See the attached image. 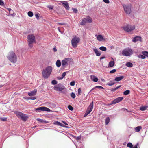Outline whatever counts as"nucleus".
Wrapping results in <instances>:
<instances>
[{
    "mask_svg": "<svg viewBox=\"0 0 148 148\" xmlns=\"http://www.w3.org/2000/svg\"><path fill=\"white\" fill-rule=\"evenodd\" d=\"M52 67L49 66L45 69H43L42 72V75L43 78L47 79L50 75L52 71Z\"/></svg>",
    "mask_w": 148,
    "mask_h": 148,
    "instance_id": "nucleus-1",
    "label": "nucleus"
},
{
    "mask_svg": "<svg viewBox=\"0 0 148 148\" xmlns=\"http://www.w3.org/2000/svg\"><path fill=\"white\" fill-rule=\"evenodd\" d=\"M7 58L12 63H15L17 61L16 56L13 51H11L8 53Z\"/></svg>",
    "mask_w": 148,
    "mask_h": 148,
    "instance_id": "nucleus-2",
    "label": "nucleus"
},
{
    "mask_svg": "<svg viewBox=\"0 0 148 148\" xmlns=\"http://www.w3.org/2000/svg\"><path fill=\"white\" fill-rule=\"evenodd\" d=\"M14 113L18 118L21 119L24 121H25L28 118L27 115L19 111H15Z\"/></svg>",
    "mask_w": 148,
    "mask_h": 148,
    "instance_id": "nucleus-3",
    "label": "nucleus"
},
{
    "mask_svg": "<svg viewBox=\"0 0 148 148\" xmlns=\"http://www.w3.org/2000/svg\"><path fill=\"white\" fill-rule=\"evenodd\" d=\"M28 40V45L31 48L33 47L32 44L33 43H36L35 37L33 34L28 35L27 37Z\"/></svg>",
    "mask_w": 148,
    "mask_h": 148,
    "instance_id": "nucleus-4",
    "label": "nucleus"
},
{
    "mask_svg": "<svg viewBox=\"0 0 148 148\" xmlns=\"http://www.w3.org/2000/svg\"><path fill=\"white\" fill-rule=\"evenodd\" d=\"M133 51L132 50L129 48H127L122 51V54L123 56H128L133 53Z\"/></svg>",
    "mask_w": 148,
    "mask_h": 148,
    "instance_id": "nucleus-5",
    "label": "nucleus"
},
{
    "mask_svg": "<svg viewBox=\"0 0 148 148\" xmlns=\"http://www.w3.org/2000/svg\"><path fill=\"white\" fill-rule=\"evenodd\" d=\"M80 39L79 37H75L73 38L71 40L72 46L74 47H76Z\"/></svg>",
    "mask_w": 148,
    "mask_h": 148,
    "instance_id": "nucleus-6",
    "label": "nucleus"
},
{
    "mask_svg": "<svg viewBox=\"0 0 148 148\" xmlns=\"http://www.w3.org/2000/svg\"><path fill=\"white\" fill-rule=\"evenodd\" d=\"M135 28L134 25H127L123 27V29L125 31L127 32H131Z\"/></svg>",
    "mask_w": 148,
    "mask_h": 148,
    "instance_id": "nucleus-7",
    "label": "nucleus"
},
{
    "mask_svg": "<svg viewBox=\"0 0 148 148\" xmlns=\"http://www.w3.org/2000/svg\"><path fill=\"white\" fill-rule=\"evenodd\" d=\"M123 7L124 8V11L125 13L127 14H130L131 12V5H123Z\"/></svg>",
    "mask_w": 148,
    "mask_h": 148,
    "instance_id": "nucleus-8",
    "label": "nucleus"
},
{
    "mask_svg": "<svg viewBox=\"0 0 148 148\" xmlns=\"http://www.w3.org/2000/svg\"><path fill=\"white\" fill-rule=\"evenodd\" d=\"M93 107V102L92 101L88 106L87 111L84 114V116L88 115L92 111Z\"/></svg>",
    "mask_w": 148,
    "mask_h": 148,
    "instance_id": "nucleus-9",
    "label": "nucleus"
},
{
    "mask_svg": "<svg viewBox=\"0 0 148 148\" xmlns=\"http://www.w3.org/2000/svg\"><path fill=\"white\" fill-rule=\"evenodd\" d=\"M35 110L38 112H40L42 111H45L48 112L51 111V110L49 109L46 107L44 106L41 107L36 108Z\"/></svg>",
    "mask_w": 148,
    "mask_h": 148,
    "instance_id": "nucleus-10",
    "label": "nucleus"
},
{
    "mask_svg": "<svg viewBox=\"0 0 148 148\" xmlns=\"http://www.w3.org/2000/svg\"><path fill=\"white\" fill-rule=\"evenodd\" d=\"M73 60L70 58H65L62 61V66H64L68 65V63L69 61H72Z\"/></svg>",
    "mask_w": 148,
    "mask_h": 148,
    "instance_id": "nucleus-11",
    "label": "nucleus"
},
{
    "mask_svg": "<svg viewBox=\"0 0 148 148\" xmlns=\"http://www.w3.org/2000/svg\"><path fill=\"white\" fill-rule=\"evenodd\" d=\"M64 88V86L61 85L60 84H58L54 87V89L57 91H62Z\"/></svg>",
    "mask_w": 148,
    "mask_h": 148,
    "instance_id": "nucleus-12",
    "label": "nucleus"
},
{
    "mask_svg": "<svg viewBox=\"0 0 148 148\" xmlns=\"http://www.w3.org/2000/svg\"><path fill=\"white\" fill-rule=\"evenodd\" d=\"M123 97H118L112 101V103L108 105H110L112 104H115L118 103L121 101L123 100Z\"/></svg>",
    "mask_w": 148,
    "mask_h": 148,
    "instance_id": "nucleus-13",
    "label": "nucleus"
},
{
    "mask_svg": "<svg viewBox=\"0 0 148 148\" xmlns=\"http://www.w3.org/2000/svg\"><path fill=\"white\" fill-rule=\"evenodd\" d=\"M61 3L62 4L63 6L64 7L65 9L69 10L70 8L68 5V3L66 1H61Z\"/></svg>",
    "mask_w": 148,
    "mask_h": 148,
    "instance_id": "nucleus-14",
    "label": "nucleus"
},
{
    "mask_svg": "<svg viewBox=\"0 0 148 148\" xmlns=\"http://www.w3.org/2000/svg\"><path fill=\"white\" fill-rule=\"evenodd\" d=\"M53 123L54 125H56L58 126H59L61 127H64L66 128H69V127L67 126H65L62 123H61L60 122L56 121H54Z\"/></svg>",
    "mask_w": 148,
    "mask_h": 148,
    "instance_id": "nucleus-15",
    "label": "nucleus"
},
{
    "mask_svg": "<svg viewBox=\"0 0 148 148\" xmlns=\"http://www.w3.org/2000/svg\"><path fill=\"white\" fill-rule=\"evenodd\" d=\"M37 92V90L36 89H34L33 91H31L28 92V95L30 97H32L34 96L36 94Z\"/></svg>",
    "mask_w": 148,
    "mask_h": 148,
    "instance_id": "nucleus-16",
    "label": "nucleus"
},
{
    "mask_svg": "<svg viewBox=\"0 0 148 148\" xmlns=\"http://www.w3.org/2000/svg\"><path fill=\"white\" fill-rule=\"evenodd\" d=\"M141 41V38L139 36H137L133 38V41L134 42H136L138 41Z\"/></svg>",
    "mask_w": 148,
    "mask_h": 148,
    "instance_id": "nucleus-17",
    "label": "nucleus"
},
{
    "mask_svg": "<svg viewBox=\"0 0 148 148\" xmlns=\"http://www.w3.org/2000/svg\"><path fill=\"white\" fill-rule=\"evenodd\" d=\"M95 36H97V39L99 41H102L104 40L103 36L101 35H95Z\"/></svg>",
    "mask_w": 148,
    "mask_h": 148,
    "instance_id": "nucleus-18",
    "label": "nucleus"
},
{
    "mask_svg": "<svg viewBox=\"0 0 148 148\" xmlns=\"http://www.w3.org/2000/svg\"><path fill=\"white\" fill-rule=\"evenodd\" d=\"M93 50L97 56H99L101 55V53L99 52L98 49L96 48H94L93 49Z\"/></svg>",
    "mask_w": 148,
    "mask_h": 148,
    "instance_id": "nucleus-19",
    "label": "nucleus"
},
{
    "mask_svg": "<svg viewBox=\"0 0 148 148\" xmlns=\"http://www.w3.org/2000/svg\"><path fill=\"white\" fill-rule=\"evenodd\" d=\"M124 77L123 76H121L120 77H116L114 79V81L118 82L123 79Z\"/></svg>",
    "mask_w": 148,
    "mask_h": 148,
    "instance_id": "nucleus-20",
    "label": "nucleus"
},
{
    "mask_svg": "<svg viewBox=\"0 0 148 148\" xmlns=\"http://www.w3.org/2000/svg\"><path fill=\"white\" fill-rule=\"evenodd\" d=\"M90 78L91 79L95 82H97L98 81V79L94 75H91Z\"/></svg>",
    "mask_w": 148,
    "mask_h": 148,
    "instance_id": "nucleus-21",
    "label": "nucleus"
},
{
    "mask_svg": "<svg viewBox=\"0 0 148 148\" xmlns=\"http://www.w3.org/2000/svg\"><path fill=\"white\" fill-rule=\"evenodd\" d=\"M85 18L86 21H87V22L91 23L92 22V18L89 16H87L86 18Z\"/></svg>",
    "mask_w": 148,
    "mask_h": 148,
    "instance_id": "nucleus-22",
    "label": "nucleus"
},
{
    "mask_svg": "<svg viewBox=\"0 0 148 148\" xmlns=\"http://www.w3.org/2000/svg\"><path fill=\"white\" fill-rule=\"evenodd\" d=\"M87 23V21L85 20V18H83L80 23V24L82 25H84Z\"/></svg>",
    "mask_w": 148,
    "mask_h": 148,
    "instance_id": "nucleus-23",
    "label": "nucleus"
},
{
    "mask_svg": "<svg viewBox=\"0 0 148 148\" xmlns=\"http://www.w3.org/2000/svg\"><path fill=\"white\" fill-rule=\"evenodd\" d=\"M115 63L113 61H111L109 63V66L110 67H113Z\"/></svg>",
    "mask_w": 148,
    "mask_h": 148,
    "instance_id": "nucleus-24",
    "label": "nucleus"
},
{
    "mask_svg": "<svg viewBox=\"0 0 148 148\" xmlns=\"http://www.w3.org/2000/svg\"><path fill=\"white\" fill-rule=\"evenodd\" d=\"M142 127L141 126H138L135 128V130L136 132H139L142 129Z\"/></svg>",
    "mask_w": 148,
    "mask_h": 148,
    "instance_id": "nucleus-25",
    "label": "nucleus"
},
{
    "mask_svg": "<svg viewBox=\"0 0 148 148\" xmlns=\"http://www.w3.org/2000/svg\"><path fill=\"white\" fill-rule=\"evenodd\" d=\"M56 64L57 67H60L61 65V63L60 60H57L56 63Z\"/></svg>",
    "mask_w": 148,
    "mask_h": 148,
    "instance_id": "nucleus-26",
    "label": "nucleus"
},
{
    "mask_svg": "<svg viewBox=\"0 0 148 148\" xmlns=\"http://www.w3.org/2000/svg\"><path fill=\"white\" fill-rule=\"evenodd\" d=\"M142 53L144 56L148 57V51H143L142 52Z\"/></svg>",
    "mask_w": 148,
    "mask_h": 148,
    "instance_id": "nucleus-27",
    "label": "nucleus"
},
{
    "mask_svg": "<svg viewBox=\"0 0 148 148\" xmlns=\"http://www.w3.org/2000/svg\"><path fill=\"white\" fill-rule=\"evenodd\" d=\"M147 106H144L141 107L140 109L141 111H144L147 108Z\"/></svg>",
    "mask_w": 148,
    "mask_h": 148,
    "instance_id": "nucleus-28",
    "label": "nucleus"
},
{
    "mask_svg": "<svg viewBox=\"0 0 148 148\" xmlns=\"http://www.w3.org/2000/svg\"><path fill=\"white\" fill-rule=\"evenodd\" d=\"M126 66L128 67H132L133 66V64L130 62H128L126 64Z\"/></svg>",
    "mask_w": 148,
    "mask_h": 148,
    "instance_id": "nucleus-29",
    "label": "nucleus"
},
{
    "mask_svg": "<svg viewBox=\"0 0 148 148\" xmlns=\"http://www.w3.org/2000/svg\"><path fill=\"white\" fill-rule=\"evenodd\" d=\"M110 119L109 117L106 118L105 119V124L106 125L108 124L109 122Z\"/></svg>",
    "mask_w": 148,
    "mask_h": 148,
    "instance_id": "nucleus-30",
    "label": "nucleus"
},
{
    "mask_svg": "<svg viewBox=\"0 0 148 148\" xmlns=\"http://www.w3.org/2000/svg\"><path fill=\"white\" fill-rule=\"evenodd\" d=\"M99 49L100 50L103 51H106L107 49L104 46H101L99 48Z\"/></svg>",
    "mask_w": 148,
    "mask_h": 148,
    "instance_id": "nucleus-31",
    "label": "nucleus"
},
{
    "mask_svg": "<svg viewBox=\"0 0 148 148\" xmlns=\"http://www.w3.org/2000/svg\"><path fill=\"white\" fill-rule=\"evenodd\" d=\"M28 16L29 17H32L33 16V14L32 12L31 11H29L27 13Z\"/></svg>",
    "mask_w": 148,
    "mask_h": 148,
    "instance_id": "nucleus-32",
    "label": "nucleus"
},
{
    "mask_svg": "<svg viewBox=\"0 0 148 148\" xmlns=\"http://www.w3.org/2000/svg\"><path fill=\"white\" fill-rule=\"evenodd\" d=\"M127 147H130V148H133V145L131 143H127Z\"/></svg>",
    "mask_w": 148,
    "mask_h": 148,
    "instance_id": "nucleus-33",
    "label": "nucleus"
},
{
    "mask_svg": "<svg viewBox=\"0 0 148 148\" xmlns=\"http://www.w3.org/2000/svg\"><path fill=\"white\" fill-rule=\"evenodd\" d=\"M130 90H127L123 92V94L124 95H128L130 93Z\"/></svg>",
    "mask_w": 148,
    "mask_h": 148,
    "instance_id": "nucleus-34",
    "label": "nucleus"
},
{
    "mask_svg": "<svg viewBox=\"0 0 148 148\" xmlns=\"http://www.w3.org/2000/svg\"><path fill=\"white\" fill-rule=\"evenodd\" d=\"M7 119L6 118H0V120L3 121H7Z\"/></svg>",
    "mask_w": 148,
    "mask_h": 148,
    "instance_id": "nucleus-35",
    "label": "nucleus"
},
{
    "mask_svg": "<svg viewBox=\"0 0 148 148\" xmlns=\"http://www.w3.org/2000/svg\"><path fill=\"white\" fill-rule=\"evenodd\" d=\"M57 83V82L55 80H53L51 82V83L52 84L55 85Z\"/></svg>",
    "mask_w": 148,
    "mask_h": 148,
    "instance_id": "nucleus-36",
    "label": "nucleus"
},
{
    "mask_svg": "<svg viewBox=\"0 0 148 148\" xmlns=\"http://www.w3.org/2000/svg\"><path fill=\"white\" fill-rule=\"evenodd\" d=\"M68 108L71 111H72L73 110V108L71 105H68Z\"/></svg>",
    "mask_w": 148,
    "mask_h": 148,
    "instance_id": "nucleus-37",
    "label": "nucleus"
},
{
    "mask_svg": "<svg viewBox=\"0 0 148 148\" xmlns=\"http://www.w3.org/2000/svg\"><path fill=\"white\" fill-rule=\"evenodd\" d=\"M71 96L73 98H75V95L73 92H72L71 94Z\"/></svg>",
    "mask_w": 148,
    "mask_h": 148,
    "instance_id": "nucleus-38",
    "label": "nucleus"
},
{
    "mask_svg": "<svg viewBox=\"0 0 148 148\" xmlns=\"http://www.w3.org/2000/svg\"><path fill=\"white\" fill-rule=\"evenodd\" d=\"M36 18L38 20H39V14L38 13H36L35 15Z\"/></svg>",
    "mask_w": 148,
    "mask_h": 148,
    "instance_id": "nucleus-39",
    "label": "nucleus"
},
{
    "mask_svg": "<svg viewBox=\"0 0 148 148\" xmlns=\"http://www.w3.org/2000/svg\"><path fill=\"white\" fill-rule=\"evenodd\" d=\"M36 98L35 97H28L27 99L28 100H34L36 99Z\"/></svg>",
    "mask_w": 148,
    "mask_h": 148,
    "instance_id": "nucleus-40",
    "label": "nucleus"
},
{
    "mask_svg": "<svg viewBox=\"0 0 148 148\" xmlns=\"http://www.w3.org/2000/svg\"><path fill=\"white\" fill-rule=\"evenodd\" d=\"M78 95H81L82 92L80 88H79L78 90Z\"/></svg>",
    "mask_w": 148,
    "mask_h": 148,
    "instance_id": "nucleus-41",
    "label": "nucleus"
},
{
    "mask_svg": "<svg viewBox=\"0 0 148 148\" xmlns=\"http://www.w3.org/2000/svg\"><path fill=\"white\" fill-rule=\"evenodd\" d=\"M115 84V83L112 82V81L110 82V83H107V85L109 86H112Z\"/></svg>",
    "mask_w": 148,
    "mask_h": 148,
    "instance_id": "nucleus-42",
    "label": "nucleus"
},
{
    "mask_svg": "<svg viewBox=\"0 0 148 148\" xmlns=\"http://www.w3.org/2000/svg\"><path fill=\"white\" fill-rule=\"evenodd\" d=\"M0 5L1 6H3L4 5V2L2 0H0Z\"/></svg>",
    "mask_w": 148,
    "mask_h": 148,
    "instance_id": "nucleus-43",
    "label": "nucleus"
},
{
    "mask_svg": "<svg viewBox=\"0 0 148 148\" xmlns=\"http://www.w3.org/2000/svg\"><path fill=\"white\" fill-rule=\"evenodd\" d=\"M116 71V70L115 69H114L110 71V73L112 74L115 72Z\"/></svg>",
    "mask_w": 148,
    "mask_h": 148,
    "instance_id": "nucleus-44",
    "label": "nucleus"
},
{
    "mask_svg": "<svg viewBox=\"0 0 148 148\" xmlns=\"http://www.w3.org/2000/svg\"><path fill=\"white\" fill-rule=\"evenodd\" d=\"M75 81L71 82L70 83V85L71 86H74L75 85Z\"/></svg>",
    "mask_w": 148,
    "mask_h": 148,
    "instance_id": "nucleus-45",
    "label": "nucleus"
},
{
    "mask_svg": "<svg viewBox=\"0 0 148 148\" xmlns=\"http://www.w3.org/2000/svg\"><path fill=\"white\" fill-rule=\"evenodd\" d=\"M36 120L38 121H39L41 122H43V121H44L43 120L39 118H37Z\"/></svg>",
    "mask_w": 148,
    "mask_h": 148,
    "instance_id": "nucleus-46",
    "label": "nucleus"
},
{
    "mask_svg": "<svg viewBox=\"0 0 148 148\" xmlns=\"http://www.w3.org/2000/svg\"><path fill=\"white\" fill-rule=\"evenodd\" d=\"M140 57H139V58H141L142 59H144L145 58V56H144L143 55H140Z\"/></svg>",
    "mask_w": 148,
    "mask_h": 148,
    "instance_id": "nucleus-47",
    "label": "nucleus"
},
{
    "mask_svg": "<svg viewBox=\"0 0 148 148\" xmlns=\"http://www.w3.org/2000/svg\"><path fill=\"white\" fill-rule=\"evenodd\" d=\"M66 75V72H64L63 73H62V78H61V79H62V78H63Z\"/></svg>",
    "mask_w": 148,
    "mask_h": 148,
    "instance_id": "nucleus-48",
    "label": "nucleus"
},
{
    "mask_svg": "<svg viewBox=\"0 0 148 148\" xmlns=\"http://www.w3.org/2000/svg\"><path fill=\"white\" fill-rule=\"evenodd\" d=\"M73 10L75 13H77V10L76 8H73Z\"/></svg>",
    "mask_w": 148,
    "mask_h": 148,
    "instance_id": "nucleus-49",
    "label": "nucleus"
},
{
    "mask_svg": "<svg viewBox=\"0 0 148 148\" xmlns=\"http://www.w3.org/2000/svg\"><path fill=\"white\" fill-rule=\"evenodd\" d=\"M48 8L52 10L53 9V6L51 5H48L47 6Z\"/></svg>",
    "mask_w": 148,
    "mask_h": 148,
    "instance_id": "nucleus-50",
    "label": "nucleus"
},
{
    "mask_svg": "<svg viewBox=\"0 0 148 148\" xmlns=\"http://www.w3.org/2000/svg\"><path fill=\"white\" fill-rule=\"evenodd\" d=\"M103 1L106 3H110L109 0H103Z\"/></svg>",
    "mask_w": 148,
    "mask_h": 148,
    "instance_id": "nucleus-51",
    "label": "nucleus"
},
{
    "mask_svg": "<svg viewBox=\"0 0 148 148\" xmlns=\"http://www.w3.org/2000/svg\"><path fill=\"white\" fill-rule=\"evenodd\" d=\"M9 12L10 14L11 15H12L14 13V12L13 10H12L11 11V12Z\"/></svg>",
    "mask_w": 148,
    "mask_h": 148,
    "instance_id": "nucleus-52",
    "label": "nucleus"
},
{
    "mask_svg": "<svg viewBox=\"0 0 148 148\" xmlns=\"http://www.w3.org/2000/svg\"><path fill=\"white\" fill-rule=\"evenodd\" d=\"M96 87H97V88H100V89H104V88L103 87H102L101 86H96Z\"/></svg>",
    "mask_w": 148,
    "mask_h": 148,
    "instance_id": "nucleus-53",
    "label": "nucleus"
},
{
    "mask_svg": "<svg viewBox=\"0 0 148 148\" xmlns=\"http://www.w3.org/2000/svg\"><path fill=\"white\" fill-rule=\"evenodd\" d=\"M57 24H58V25H64V24H64V23H57Z\"/></svg>",
    "mask_w": 148,
    "mask_h": 148,
    "instance_id": "nucleus-54",
    "label": "nucleus"
},
{
    "mask_svg": "<svg viewBox=\"0 0 148 148\" xmlns=\"http://www.w3.org/2000/svg\"><path fill=\"white\" fill-rule=\"evenodd\" d=\"M138 143L137 144H136V145H135L134 146V147L133 148H138V147H137V146H138Z\"/></svg>",
    "mask_w": 148,
    "mask_h": 148,
    "instance_id": "nucleus-55",
    "label": "nucleus"
},
{
    "mask_svg": "<svg viewBox=\"0 0 148 148\" xmlns=\"http://www.w3.org/2000/svg\"><path fill=\"white\" fill-rule=\"evenodd\" d=\"M96 88H97V87H96V86L94 88H92L91 90L89 92H90L92 91V90H94Z\"/></svg>",
    "mask_w": 148,
    "mask_h": 148,
    "instance_id": "nucleus-56",
    "label": "nucleus"
},
{
    "mask_svg": "<svg viewBox=\"0 0 148 148\" xmlns=\"http://www.w3.org/2000/svg\"><path fill=\"white\" fill-rule=\"evenodd\" d=\"M62 122L63 123H64V124H65V125H68V124L67 123L65 122L64 121H62Z\"/></svg>",
    "mask_w": 148,
    "mask_h": 148,
    "instance_id": "nucleus-57",
    "label": "nucleus"
},
{
    "mask_svg": "<svg viewBox=\"0 0 148 148\" xmlns=\"http://www.w3.org/2000/svg\"><path fill=\"white\" fill-rule=\"evenodd\" d=\"M116 90V88H112V89H111V91H113V92L115 91Z\"/></svg>",
    "mask_w": 148,
    "mask_h": 148,
    "instance_id": "nucleus-58",
    "label": "nucleus"
},
{
    "mask_svg": "<svg viewBox=\"0 0 148 148\" xmlns=\"http://www.w3.org/2000/svg\"><path fill=\"white\" fill-rule=\"evenodd\" d=\"M121 86V85L119 86L116 88V89L117 90Z\"/></svg>",
    "mask_w": 148,
    "mask_h": 148,
    "instance_id": "nucleus-59",
    "label": "nucleus"
},
{
    "mask_svg": "<svg viewBox=\"0 0 148 148\" xmlns=\"http://www.w3.org/2000/svg\"><path fill=\"white\" fill-rule=\"evenodd\" d=\"M105 58V57L104 56H103L102 57H100V59L101 60H102L103 59Z\"/></svg>",
    "mask_w": 148,
    "mask_h": 148,
    "instance_id": "nucleus-60",
    "label": "nucleus"
},
{
    "mask_svg": "<svg viewBox=\"0 0 148 148\" xmlns=\"http://www.w3.org/2000/svg\"><path fill=\"white\" fill-rule=\"evenodd\" d=\"M53 50L54 52H56L57 51V49L56 48H53Z\"/></svg>",
    "mask_w": 148,
    "mask_h": 148,
    "instance_id": "nucleus-61",
    "label": "nucleus"
},
{
    "mask_svg": "<svg viewBox=\"0 0 148 148\" xmlns=\"http://www.w3.org/2000/svg\"><path fill=\"white\" fill-rule=\"evenodd\" d=\"M7 9H8V10L9 11V12H11V11L12 10L11 9V8H8Z\"/></svg>",
    "mask_w": 148,
    "mask_h": 148,
    "instance_id": "nucleus-62",
    "label": "nucleus"
},
{
    "mask_svg": "<svg viewBox=\"0 0 148 148\" xmlns=\"http://www.w3.org/2000/svg\"><path fill=\"white\" fill-rule=\"evenodd\" d=\"M80 139V138L79 137H77V138L76 139L77 140H79Z\"/></svg>",
    "mask_w": 148,
    "mask_h": 148,
    "instance_id": "nucleus-63",
    "label": "nucleus"
},
{
    "mask_svg": "<svg viewBox=\"0 0 148 148\" xmlns=\"http://www.w3.org/2000/svg\"><path fill=\"white\" fill-rule=\"evenodd\" d=\"M23 98L24 99H27V98H28V97H23Z\"/></svg>",
    "mask_w": 148,
    "mask_h": 148,
    "instance_id": "nucleus-64",
    "label": "nucleus"
}]
</instances>
